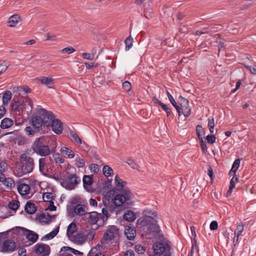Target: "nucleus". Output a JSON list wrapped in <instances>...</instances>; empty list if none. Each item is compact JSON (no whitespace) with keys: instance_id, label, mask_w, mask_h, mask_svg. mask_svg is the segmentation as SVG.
Instances as JSON below:
<instances>
[{"instance_id":"1","label":"nucleus","mask_w":256,"mask_h":256,"mask_svg":"<svg viewBox=\"0 0 256 256\" xmlns=\"http://www.w3.org/2000/svg\"><path fill=\"white\" fill-rule=\"evenodd\" d=\"M54 115L44 109L41 108L37 116L32 118L31 124L32 128L28 126L26 128L25 131L28 135H34L38 132H44L50 126Z\"/></svg>"},{"instance_id":"2","label":"nucleus","mask_w":256,"mask_h":256,"mask_svg":"<svg viewBox=\"0 0 256 256\" xmlns=\"http://www.w3.org/2000/svg\"><path fill=\"white\" fill-rule=\"evenodd\" d=\"M142 214L143 216L137 220V226L143 228L148 234H155L158 233L160 229L158 224V216L157 212L154 210L146 209Z\"/></svg>"},{"instance_id":"3","label":"nucleus","mask_w":256,"mask_h":256,"mask_svg":"<svg viewBox=\"0 0 256 256\" xmlns=\"http://www.w3.org/2000/svg\"><path fill=\"white\" fill-rule=\"evenodd\" d=\"M20 164L17 168L18 175L20 176L31 172L34 168V159L25 154L20 156Z\"/></svg>"},{"instance_id":"4","label":"nucleus","mask_w":256,"mask_h":256,"mask_svg":"<svg viewBox=\"0 0 256 256\" xmlns=\"http://www.w3.org/2000/svg\"><path fill=\"white\" fill-rule=\"evenodd\" d=\"M44 142L43 136L36 138L32 145V149L41 156H47L50 154V150L48 146L44 144Z\"/></svg>"},{"instance_id":"5","label":"nucleus","mask_w":256,"mask_h":256,"mask_svg":"<svg viewBox=\"0 0 256 256\" xmlns=\"http://www.w3.org/2000/svg\"><path fill=\"white\" fill-rule=\"evenodd\" d=\"M118 236V230L116 226H110L104 234L103 238L101 240V244L102 246L106 248L110 242Z\"/></svg>"},{"instance_id":"6","label":"nucleus","mask_w":256,"mask_h":256,"mask_svg":"<svg viewBox=\"0 0 256 256\" xmlns=\"http://www.w3.org/2000/svg\"><path fill=\"white\" fill-rule=\"evenodd\" d=\"M178 102L180 105V116L183 114L186 118L189 116L191 114V108L188 100L182 96H180Z\"/></svg>"},{"instance_id":"7","label":"nucleus","mask_w":256,"mask_h":256,"mask_svg":"<svg viewBox=\"0 0 256 256\" xmlns=\"http://www.w3.org/2000/svg\"><path fill=\"white\" fill-rule=\"evenodd\" d=\"M154 252L157 254H164L166 256L170 255V246L168 244L165 243H156L153 246Z\"/></svg>"},{"instance_id":"8","label":"nucleus","mask_w":256,"mask_h":256,"mask_svg":"<svg viewBox=\"0 0 256 256\" xmlns=\"http://www.w3.org/2000/svg\"><path fill=\"white\" fill-rule=\"evenodd\" d=\"M78 184V178L76 174L69 175L67 178L61 182V185L66 189L72 190Z\"/></svg>"},{"instance_id":"9","label":"nucleus","mask_w":256,"mask_h":256,"mask_svg":"<svg viewBox=\"0 0 256 256\" xmlns=\"http://www.w3.org/2000/svg\"><path fill=\"white\" fill-rule=\"evenodd\" d=\"M68 238L74 244L80 246L86 242L88 239V236L84 232H79L72 236H70V237Z\"/></svg>"},{"instance_id":"10","label":"nucleus","mask_w":256,"mask_h":256,"mask_svg":"<svg viewBox=\"0 0 256 256\" xmlns=\"http://www.w3.org/2000/svg\"><path fill=\"white\" fill-rule=\"evenodd\" d=\"M50 248L48 246L43 244H37L34 246L35 252L40 256H48L50 254Z\"/></svg>"},{"instance_id":"11","label":"nucleus","mask_w":256,"mask_h":256,"mask_svg":"<svg viewBox=\"0 0 256 256\" xmlns=\"http://www.w3.org/2000/svg\"><path fill=\"white\" fill-rule=\"evenodd\" d=\"M19 230V232L24 235L29 241L34 242L37 240L38 234L34 232L23 228H20Z\"/></svg>"},{"instance_id":"12","label":"nucleus","mask_w":256,"mask_h":256,"mask_svg":"<svg viewBox=\"0 0 256 256\" xmlns=\"http://www.w3.org/2000/svg\"><path fill=\"white\" fill-rule=\"evenodd\" d=\"M110 203H111V202L106 198L102 200V204L104 207L102 208V211L103 215L106 216V220L110 216L108 211L112 212L114 209V207L112 205H110Z\"/></svg>"},{"instance_id":"13","label":"nucleus","mask_w":256,"mask_h":256,"mask_svg":"<svg viewBox=\"0 0 256 256\" xmlns=\"http://www.w3.org/2000/svg\"><path fill=\"white\" fill-rule=\"evenodd\" d=\"M51 127L52 131L57 134H60L63 130V126L62 122L58 119L53 118L50 122Z\"/></svg>"},{"instance_id":"14","label":"nucleus","mask_w":256,"mask_h":256,"mask_svg":"<svg viewBox=\"0 0 256 256\" xmlns=\"http://www.w3.org/2000/svg\"><path fill=\"white\" fill-rule=\"evenodd\" d=\"M38 81L42 84L46 86L48 88H52L54 86V80L52 76H42L38 79Z\"/></svg>"},{"instance_id":"15","label":"nucleus","mask_w":256,"mask_h":256,"mask_svg":"<svg viewBox=\"0 0 256 256\" xmlns=\"http://www.w3.org/2000/svg\"><path fill=\"white\" fill-rule=\"evenodd\" d=\"M21 21V17L18 14H14L8 18L7 22L8 26L10 28L15 27Z\"/></svg>"},{"instance_id":"16","label":"nucleus","mask_w":256,"mask_h":256,"mask_svg":"<svg viewBox=\"0 0 256 256\" xmlns=\"http://www.w3.org/2000/svg\"><path fill=\"white\" fill-rule=\"evenodd\" d=\"M15 243L12 240H7L4 242L2 246L3 252H12L15 249Z\"/></svg>"},{"instance_id":"17","label":"nucleus","mask_w":256,"mask_h":256,"mask_svg":"<svg viewBox=\"0 0 256 256\" xmlns=\"http://www.w3.org/2000/svg\"><path fill=\"white\" fill-rule=\"evenodd\" d=\"M114 182L115 188L118 190H120L127 188L126 186L127 184L126 182L120 178L118 175L116 176Z\"/></svg>"},{"instance_id":"18","label":"nucleus","mask_w":256,"mask_h":256,"mask_svg":"<svg viewBox=\"0 0 256 256\" xmlns=\"http://www.w3.org/2000/svg\"><path fill=\"white\" fill-rule=\"evenodd\" d=\"M88 216L86 218L88 220V222L92 224H96L100 218L102 216L100 214L96 212L88 213Z\"/></svg>"},{"instance_id":"19","label":"nucleus","mask_w":256,"mask_h":256,"mask_svg":"<svg viewBox=\"0 0 256 256\" xmlns=\"http://www.w3.org/2000/svg\"><path fill=\"white\" fill-rule=\"evenodd\" d=\"M124 234L128 239L130 240H133L136 236V230L132 226H126L124 230Z\"/></svg>"},{"instance_id":"20","label":"nucleus","mask_w":256,"mask_h":256,"mask_svg":"<svg viewBox=\"0 0 256 256\" xmlns=\"http://www.w3.org/2000/svg\"><path fill=\"white\" fill-rule=\"evenodd\" d=\"M18 190L22 196H26L30 192V187L28 184L23 182H20L18 186Z\"/></svg>"},{"instance_id":"21","label":"nucleus","mask_w":256,"mask_h":256,"mask_svg":"<svg viewBox=\"0 0 256 256\" xmlns=\"http://www.w3.org/2000/svg\"><path fill=\"white\" fill-rule=\"evenodd\" d=\"M136 218V214L132 210H126L123 215L124 219L128 222L134 221Z\"/></svg>"},{"instance_id":"22","label":"nucleus","mask_w":256,"mask_h":256,"mask_svg":"<svg viewBox=\"0 0 256 256\" xmlns=\"http://www.w3.org/2000/svg\"><path fill=\"white\" fill-rule=\"evenodd\" d=\"M112 200V204L114 205L115 207L122 206L125 202H126L120 194L116 195Z\"/></svg>"},{"instance_id":"23","label":"nucleus","mask_w":256,"mask_h":256,"mask_svg":"<svg viewBox=\"0 0 256 256\" xmlns=\"http://www.w3.org/2000/svg\"><path fill=\"white\" fill-rule=\"evenodd\" d=\"M122 192L120 194L124 200L126 201L130 200L134 196L131 190L127 187L121 190Z\"/></svg>"},{"instance_id":"24","label":"nucleus","mask_w":256,"mask_h":256,"mask_svg":"<svg viewBox=\"0 0 256 256\" xmlns=\"http://www.w3.org/2000/svg\"><path fill=\"white\" fill-rule=\"evenodd\" d=\"M60 152L64 156V157L68 158H72L74 156V152L66 146H62L60 149Z\"/></svg>"},{"instance_id":"25","label":"nucleus","mask_w":256,"mask_h":256,"mask_svg":"<svg viewBox=\"0 0 256 256\" xmlns=\"http://www.w3.org/2000/svg\"><path fill=\"white\" fill-rule=\"evenodd\" d=\"M77 230V227L76 224L74 222H72L68 227L66 231V236L68 238L70 236H72L75 234Z\"/></svg>"},{"instance_id":"26","label":"nucleus","mask_w":256,"mask_h":256,"mask_svg":"<svg viewBox=\"0 0 256 256\" xmlns=\"http://www.w3.org/2000/svg\"><path fill=\"white\" fill-rule=\"evenodd\" d=\"M13 125V120L9 118H4L1 122L0 128L6 129L11 127Z\"/></svg>"},{"instance_id":"27","label":"nucleus","mask_w":256,"mask_h":256,"mask_svg":"<svg viewBox=\"0 0 256 256\" xmlns=\"http://www.w3.org/2000/svg\"><path fill=\"white\" fill-rule=\"evenodd\" d=\"M74 212L78 215H84L86 213V206L84 205L78 204L74 208Z\"/></svg>"},{"instance_id":"28","label":"nucleus","mask_w":256,"mask_h":256,"mask_svg":"<svg viewBox=\"0 0 256 256\" xmlns=\"http://www.w3.org/2000/svg\"><path fill=\"white\" fill-rule=\"evenodd\" d=\"M36 207L34 204L30 202H27L25 206V210L27 213L32 214L36 212Z\"/></svg>"},{"instance_id":"29","label":"nucleus","mask_w":256,"mask_h":256,"mask_svg":"<svg viewBox=\"0 0 256 256\" xmlns=\"http://www.w3.org/2000/svg\"><path fill=\"white\" fill-rule=\"evenodd\" d=\"M12 98V94L10 91L6 90L2 96V104L4 105H8Z\"/></svg>"},{"instance_id":"30","label":"nucleus","mask_w":256,"mask_h":256,"mask_svg":"<svg viewBox=\"0 0 256 256\" xmlns=\"http://www.w3.org/2000/svg\"><path fill=\"white\" fill-rule=\"evenodd\" d=\"M39 170L40 172L43 174H45L47 172L45 158H41L39 160Z\"/></svg>"},{"instance_id":"31","label":"nucleus","mask_w":256,"mask_h":256,"mask_svg":"<svg viewBox=\"0 0 256 256\" xmlns=\"http://www.w3.org/2000/svg\"><path fill=\"white\" fill-rule=\"evenodd\" d=\"M23 104V102L21 100H18L14 102L12 104V108L14 112H20V110H23L22 106Z\"/></svg>"},{"instance_id":"32","label":"nucleus","mask_w":256,"mask_h":256,"mask_svg":"<svg viewBox=\"0 0 256 256\" xmlns=\"http://www.w3.org/2000/svg\"><path fill=\"white\" fill-rule=\"evenodd\" d=\"M11 64L10 62L8 60H4L0 64V75L5 72L9 66Z\"/></svg>"},{"instance_id":"33","label":"nucleus","mask_w":256,"mask_h":256,"mask_svg":"<svg viewBox=\"0 0 256 256\" xmlns=\"http://www.w3.org/2000/svg\"><path fill=\"white\" fill-rule=\"evenodd\" d=\"M240 160L236 159L234 162L232 168L231 170H230L229 174L230 175H232V174H235L237 170L238 169V168L240 166Z\"/></svg>"},{"instance_id":"34","label":"nucleus","mask_w":256,"mask_h":256,"mask_svg":"<svg viewBox=\"0 0 256 256\" xmlns=\"http://www.w3.org/2000/svg\"><path fill=\"white\" fill-rule=\"evenodd\" d=\"M102 172L106 176L108 177L112 175L113 174V170L108 166H104L102 168Z\"/></svg>"},{"instance_id":"35","label":"nucleus","mask_w":256,"mask_h":256,"mask_svg":"<svg viewBox=\"0 0 256 256\" xmlns=\"http://www.w3.org/2000/svg\"><path fill=\"white\" fill-rule=\"evenodd\" d=\"M2 182L4 184L10 189L14 187L15 185L14 181L10 178H6L3 180Z\"/></svg>"},{"instance_id":"36","label":"nucleus","mask_w":256,"mask_h":256,"mask_svg":"<svg viewBox=\"0 0 256 256\" xmlns=\"http://www.w3.org/2000/svg\"><path fill=\"white\" fill-rule=\"evenodd\" d=\"M88 256H104L96 248H93L91 249L88 254Z\"/></svg>"},{"instance_id":"37","label":"nucleus","mask_w":256,"mask_h":256,"mask_svg":"<svg viewBox=\"0 0 256 256\" xmlns=\"http://www.w3.org/2000/svg\"><path fill=\"white\" fill-rule=\"evenodd\" d=\"M59 227L58 226L54 230L50 232V234H46L44 236V238L46 240H50L54 238L58 232Z\"/></svg>"},{"instance_id":"38","label":"nucleus","mask_w":256,"mask_h":256,"mask_svg":"<svg viewBox=\"0 0 256 256\" xmlns=\"http://www.w3.org/2000/svg\"><path fill=\"white\" fill-rule=\"evenodd\" d=\"M126 50H129L132 46V38L131 36H128L125 40Z\"/></svg>"},{"instance_id":"39","label":"nucleus","mask_w":256,"mask_h":256,"mask_svg":"<svg viewBox=\"0 0 256 256\" xmlns=\"http://www.w3.org/2000/svg\"><path fill=\"white\" fill-rule=\"evenodd\" d=\"M83 182L84 186L86 185L90 186L93 182V179L89 176H84L83 178Z\"/></svg>"},{"instance_id":"40","label":"nucleus","mask_w":256,"mask_h":256,"mask_svg":"<svg viewBox=\"0 0 256 256\" xmlns=\"http://www.w3.org/2000/svg\"><path fill=\"white\" fill-rule=\"evenodd\" d=\"M54 194L52 192L44 193L42 198L45 202H50L53 200Z\"/></svg>"},{"instance_id":"41","label":"nucleus","mask_w":256,"mask_h":256,"mask_svg":"<svg viewBox=\"0 0 256 256\" xmlns=\"http://www.w3.org/2000/svg\"><path fill=\"white\" fill-rule=\"evenodd\" d=\"M54 160L56 164H62L64 162V160L60 156V154L57 153L53 156Z\"/></svg>"},{"instance_id":"42","label":"nucleus","mask_w":256,"mask_h":256,"mask_svg":"<svg viewBox=\"0 0 256 256\" xmlns=\"http://www.w3.org/2000/svg\"><path fill=\"white\" fill-rule=\"evenodd\" d=\"M75 165L78 168H83L85 165V162L83 159L78 158L76 159Z\"/></svg>"},{"instance_id":"43","label":"nucleus","mask_w":256,"mask_h":256,"mask_svg":"<svg viewBox=\"0 0 256 256\" xmlns=\"http://www.w3.org/2000/svg\"><path fill=\"white\" fill-rule=\"evenodd\" d=\"M70 134L74 142L77 144H82V140L80 138H79L78 136L75 132H70Z\"/></svg>"},{"instance_id":"44","label":"nucleus","mask_w":256,"mask_h":256,"mask_svg":"<svg viewBox=\"0 0 256 256\" xmlns=\"http://www.w3.org/2000/svg\"><path fill=\"white\" fill-rule=\"evenodd\" d=\"M40 220L42 222L48 223L50 221L51 217L48 214H44L40 215Z\"/></svg>"},{"instance_id":"45","label":"nucleus","mask_w":256,"mask_h":256,"mask_svg":"<svg viewBox=\"0 0 256 256\" xmlns=\"http://www.w3.org/2000/svg\"><path fill=\"white\" fill-rule=\"evenodd\" d=\"M199 140L200 143V146L203 153L206 154L208 151V148L206 146V142L202 138H200V139H199Z\"/></svg>"},{"instance_id":"46","label":"nucleus","mask_w":256,"mask_h":256,"mask_svg":"<svg viewBox=\"0 0 256 256\" xmlns=\"http://www.w3.org/2000/svg\"><path fill=\"white\" fill-rule=\"evenodd\" d=\"M19 202L16 200L12 201V202H10L8 206L10 208L16 210L19 207Z\"/></svg>"},{"instance_id":"47","label":"nucleus","mask_w":256,"mask_h":256,"mask_svg":"<svg viewBox=\"0 0 256 256\" xmlns=\"http://www.w3.org/2000/svg\"><path fill=\"white\" fill-rule=\"evenodd\" d=\"M208 126L211 133L214 132V118L208 120Z\"/></svg>"},{"instance_id":"48","label":"nucleus","mask_w":256,"mask_h":256,"mask_svg":"<svg viewBox=\"0 0 256 256\" xmlns=\"http://www.w3.org/2000/svg\"><path fill=\"white\" fill-rule=\"evenodd\" d=\"M82 58L85 60H93L94 58V54H90L87 52H84L82 54Z\"/></svg>"},{"instance_id":"49","label":"nucleus","mask_w":256,"mask_h":256,"mask_svg":"<svg viewBox=\"0 0 256 256\" xmlns=\"http://www.w3.org/2000/svg\"><path fill=\"white\" fill-rule=\"evenodd\" d=\"M244 226L242 224L237 226L236 229L234 230V234L240 236L244 230Z\"/></svg>"},{"instance_id":"50","label":"nucleus","mask_w":256,"mask_h":256,"mask_svg":"<svg viewBox=\"0 0 256 256\" xmlns=\"http://www.w3.org/2000/svg\"><path fill=\"white\" fill-rule=\"evenodd\" d=\"M122 88L127 92L130 91L132 89L131 84L128 81L124 82L122 84Z\"/></svg>"},{"instance_id":"51","label":"nucleus","mask_w":256,"mask_h":256,"mask_svg":"<svg viewBox=\"0 0 256 256\" xmlns=\"http://www.w3.org/2000/svg\"><path fill=\"white\" fill-rule=\"evenodd\" d=\"M63 249H64L65 250L70 251L72 253L75 255H78L81 254L80 251L69 246H64L63 247Z\"/></svg>"},{"instance_id":"52","label":"nucleus","mask_w":256,"mask_h":256,"mask_svg":"<svg viewBox=\"0 0 256 256\" xmlns=\"http://www.w3.org/2000/svg\"><path fill=\"white\" fill-rule=\"evenodd\" d=\"M216 138L214 134H208L206 137L207 142L209 144H212L216 141Z\"/></svg>"},{"instance_id":"53","label":"nucleus","mask_w":256,"mask_h":256,"mask_svg":"<svg viewBox=\"0 0 256 256\" xmlns=\"http://www.w3.org/2000/svg\"><path fill=\"white\" fill-rule=\"evenodd\" d=\"M196 130L198 140L200 139V138H202L201 133L204 132V130L202 128V126L200 125H198L196 127Z\"/></svg>"},{"instance_id":"54","label":"nucleus","mask_w":256,"mask_h":256,"mask_svg":"<svg viewBox=\"0 0 256 256\" xmlns=\"http://www.w3.org/2000/svg\"><path fill=\"white\" fill-rule=\"evenodd\" d=\"M89 168L91 172L96 173L99 171V166L96 164H92Z\"/></svg>"},{"instance_id":"55","label":"nucleus","mask_w":256,"mask_h":256,"mask_svg":"<svg viewBox=\"0 0 256 256\" xmlns=\"http://www.w3.org/2000/svg\"><path fill=\"white\" fill-rule=\"evenodd\" d=\"M74 52H75V50L72 47L65 48L62 50V53L66 52L68 54H72Z\"/></svg>"},{"instance_id":"56","label":"nucleus","mask_w":256,"mask_h":256,"mask_svg":"<svg viewBox=\"0 0 256 256\" xmlns=\"http://www.w3.org/2000/svg\"><path fill=\"white\" fill-rule=\"evenodd\" d=\"M210 228L212 230H217L218 228V224L216 220L212 221L210 224Z\"/></svg>"},{"instance_id":"57","label":"nucleus","mask_w":256,"mask_h":256,"mask_svg":"<svg viewBox=\"0 0 256 256\" xmlns=\"http://www.w3.org/2000/svg\"><path fill=\"white\" fill-rule=\"evenodd\" d=\"M196 249L197 252L198 253L199 252V249L197 246V244H196V245L195 244V242H193L192 244V248H191V250H190V253L188 255V256H193L192 254H193V253L194 252V250Z\"/></svg>"},{"instance_id":"58","label":"nucleus","mask_w":256,"mask_h":256,"mask_svg":"<svg viewBox=\"0 0 256 256\" xmlns=\"http://www.w3.org/2000/svg\"><path fill=\"white\" fill-rule=\"evenodd\" d=\"M136 250L138 254H142L144 252V247L140 245H136Z\"/></svg>"},{"instance_id":"59","label":"nucleus","mask_w":256,"mask_h":256,"mask_svg":"<svg viewBox=\"0 0 256 256\" xmlns=\"http://www.w3.org/2000/svg\"><path fill=\"white\" fill-rule=\"evenodd\" d=\"M57 40V37L54 34H48L46 36V40L56 41Z\"/></svg>"},{"instance_id":"60","label":"nucleus","mask_w":256,"mask_h":256,"mask_svg":"<svg viewBox=\"0 0 256 256\" xmlns=\"http://www.w3.org/2000/svg\"><path fill=\"white\" fill-rule=\"evenodd\" d=\"M85 65L86 66V68L88 69H92L94 68H96L98 66V64H94V62L92 63H88L86 62Z\"/></svg>"},{"instance_id":"61","label":"nucleus","mask_w":256,"mask_h":256,"mask_svg":"<svg viewBox=\"0 0 256 256\" xmlns=\"http://www.w3.org/2000/svg\"><path fill=\"white\" fill-rule=\"evenodd\" d=\"M164 110H165L166 112V114H167V116H169L170 114H171V110H170L168 108V106L167 105L165 104H163L162 106H161Z\"/></svg>"},{"instance_id":"62","label":"nucleus","mask_w":256,"mask_h":256,"mask_svg":"<svg viewBox=\"0 0 256 256\" xmlns=\"http://www.w3.org/2000/svg\"><path fill=\"white\" fill-rule=\"evenodd\" d=\"M7 168V164L4 162H0V172H4Z\"/></svg>"},{"instance_id":"63","label":"nucleus","mask_w":256,"mask_h":256,"mask_svg":"<svg viewBox=\"0 0 256 256\" xmlns=\"http://www.w3.org/2000/svg\"><path fill=\"white\" fill-rule=\"evenodd\" d=\"M238 181V178L237 177L234 176L233 178L231 179L230 186H232V187L234 188L235 184Z\"/></svg>"},{"instance_id":"64","label":"nucleus","mask_w":256,"mask_h":256,"mask_svg":"<svg viewBox=\"0 0 256 256\" xmlns=\"http://www.w3.org/2000/svg\"><path fill=\"white\" fill-rule=\"evenodd\" d=\"M89 202H90V204L91 206H95V207L97 206L98 203L95 199H94L92 198H90V200H89Z\"/></svg>"}]
</instances>
